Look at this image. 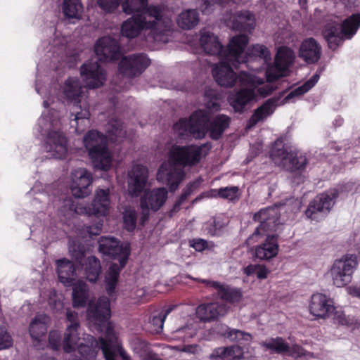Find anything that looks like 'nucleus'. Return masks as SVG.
Instances as JSON below:
<instances>
[{
    "label": "nucleus",
    "instance_id": "1",
    "mask_svg": "<svg viewBox=\"0 0 360 360\" xmlns=\"http://www.w3.org/2000/svg\"><path fill=\"white\" fill-rule=\"evenodd\" d=\"M90 325L103 331L105 339L99 341L89 334L82 333L79 324L67 326L63 340V349L65 353L78 351L84 360H96L98 352L101 349L105 360H127L128 356L120 346L113 330L110 317V307L108 298L101 297L96 302L91 300L86 311Z\"/></svg>",
    "mask_w": 360,
    "mask_h": 360
},
{
    "label": "nucleus",
    "instance_id": "2",
    "mask_svg": "<svg viewBox=\"0 0 360 360\" xmlns=\"http://www.w3.org/2000/svg\"><path fill=\"white\" fill-rule=\"evenodd\" d=\"M211 148L208 143L201 146H172L167 153V160L160 166L157 180L166 184L170 191H175L185 177L184 168L193 166L205 157Z\"/></svg>",
    "mask_w": 360,
    "mask_h": 360
},
{
    "label": "nucleus",
    "instance_id": "3",
    "mask_svg": "<svg viewBox=\"0 0 360 360\" xmlns=\"http://www.w3.org/2000/svg\"><path fill=\"white\" fill-rule=\"evenodd\" d=\"M254 219L259 221V226L247 239L252 245L264 238V241L255 248V256L260 260H269L275 257L279 250L277 236L274 233L280 224V210L277 206L260 210L254 215Z\"/></svg>",
    "mask_w": 360,
    "mask_h": 360
},
{
    "label": "nucleus",
    "instance_id": "4",
    "mask_svg": "<svg viewBox=\"0 0 360 360\" xmlns=\"http://www.w3.org/2000/svg\"><path fill=\"white\" fill-rule=\"evenodd\" d=\"M238 81L240 88L229 96V102L236 112L244 111L247 106L266 97L274 89L271 84H265L263 78L253 72H240Z\"/></svg>",
    "mask_w": 360,
    "mask_h": 360
},
{
    "label": "nucleus",
    "instance_id": "5",
    "mask_svg": "<svg viewBox=\"0 0 360 360\" xmlns=\"http://www.w3.org/2000/svg\"><path fill=\"white\" fill-rule=\"evenodd\" d=\"M98 243L99 251L111 256L113 259L105 276V290L108 294L111 295L115 292L120 270L127 262L130 253L129 245H120L117 240L111 237H103Z\"/></svg>",
    "mask_w": 360,
    "mask_h": 360
},
{
    "label": "nucleus",
    "instance_id": "6",
    "mask_svg": "<svg viewBox=\"0 0 360 360\" xmlns=\"http://www.w3.org/2000/svg\"><path fill=\"white\" fill-rule=\"evenodd\" d=\"M248 42V37L245 34L233 37L228 45L229 55L234 58L236 63H233L235 67L240 63H248L247 67L249 69L253 72H259L262 68H256L250 63L255 61L259 64L266 65L267 67L271 60L270 51L265 46L256 44L250 47L245 55L243 51Z\"/></svg>",
    "mask_w": 360,
    "mask_h": 360
},
{
    "label": "nucleus",
    "instance_id": "7",
    "mask_svg": "<svg viewBox=\"0 0 360 360\" xmlns=\"http://www.w3.org/2000/svg\"><path fill=\"white\" fill-rule=\"evenodd\" d=\"M61 91L68 104L72 105V115H75V120L77 124V130L80 133L84 130L80 125L84 124L86 126L89 124L90 112L79 79L68 78L61 87Z\"/></svg>",
    "mask_w": 360,
    "mask_h": 360
},
{
    "label": "nucleus",
    "instance_id": "8",
    "mask_svg": "<svg viewBox=\"0 0 360 360\" xmlns=\"http://www.w3.org/2000/svg\"><path fill=\"white\" fill-rule=\"evenodd\" d=\"M38 126L43 135H46L44 150L56 159L65 158L68 154V141L59 131L60 121L47 117L44 113L39 119Z\"/></svg>",
    "mask_w": 360,
    "mask_h": 360
},
{
    "label": "nucleus",
    "instance_id": "9",
    "mask_svg": "<svg viewBox=\"0 0 360 360\" xmlns=\"http://www.w3.org/2000/svg\"><path fill=\"white\" fill-rule=\"evenodd\" d=\"M59 281L65 286H72V304L74 307H84L88 299V286L82 281L77 280L74 264L66 259L56 262Z\"/></svg>",
    "mask_w": 360,
    "mask_h": 360
},
{
    "label": "nucleus",
    "instance_id": "10",
    "mask_svg": "<svg viewBox=\"0 0 360 360\" xmlns=\"http://www.w3.org/2000/svg\"><path fill=\"white\" fill-rule=\"evenodd\" d=\"M308 311L314 320L331 319L336 324L345 325L347 320L344 311L335 306L333 300L321 292L314 293L308 302Z\"/></svg>",
    "mask_w": 360,
    "mask_h": 360
},
{
    "label": "nucleus",
    "instance_id": "11",
    "mask_svg": "<svg viewBox=\"0 0 360 360\" xmlns=\"http://www.w3.org/2000/svg\"><path fill=\"white\" fill-rule=\"evenodd\" d=\"M108 189H97L95 191L94 199L89 206L77 205L75 206L71 199L65 200L64 207L61 212L65 216L73 213L94 216L97 218L104 217L108 214L110 208V200Z\"/></svg>",
    "mask_w": 360,
    "mask_h": 360
},
{
    "label": "nucleus",
    "instance_id": "12",
    "mask_svg": "<svg viewBox=\"0 0 360 360\" xmlns=\"http://www.w3.org/2000/svg\"><path fill=\"white\" fill-rule=\"evenodd\" d=\"M210 114L204 110L195 111L187 119H180L173 126L174 133L180 139H185L190 136L195 139L205 137L208 130Z\"/></svg>",
    "mask_w": 360,
    "mask_h": 360
},
{
    "label": "nucleus",
    "instance_id": "13",
    "mask_svg": "<svg viewBox=\"0 0 360 360\" xmlns=\"http://www.w3.org/2000/svg\"><path fill=\"white\" fill-rule=\"evenodd\" d=\"M85 148L96 168L108 170L111 166V155L106 148V138L98 131H89L84 137Z\"/></svg>",
    "mask_w": 360,
    "mask_h": 360
},
{
    "label": "nucleus",
    "instance_id": "14",
    "mask_svg": "<svg viewBox=\"0 0 360 360\" xmlns=\"http://www.w3.org/2000/svg\"><path fill=\"white\" fill-rule=\"evenodd\" d=\"M145 31L155 41H163L162 35L168 30L170 20L164 18L162 11L158 6H146L139 14L136 15Z\"/></svg>",
    "mask_w": 360,
    "mask_h": 360
},
{
    "label": "nucleus",
    "instance_id": "15",
    "mask_svg": "<svg viewBox=\"0 0 360 360\" xmlns=\"http://www.w3.org/2000/svg\"><path fill=\"white\" fill-rule=\"evenodd\" d=\"M359 260L360 257L355 254H346L335 259L328 272L333 284L342 288L349 283Z\"/></svg>",
    "mask_w": 360,
    "mask_h": 360
},
{
    "label": "nucleus",
    "instance_id": "16",
    "mask_svg": "<svg viewBox=\"0 0 360 360\" xmlns=\"http://www.w3.org/2000/svg\"><path fill=\"white\" fill-rule=\"evenodd\" d=\"M360 26V15L354 14L345 20L341 25L328 24L323 34L330 49H335L344 39H350Z\"/></svg>",
    "mask_w": 360,
    "mask_h": 360
},
{
    "label": "nucleus",
    "instance_id": "17",
    "mask_svg": "<svg viewBox=\"0 0 360 360\" xmlns=\"http://www.w3.org/2000/svg\"><path fill=\"white\" fill-rule=\"evenodd\" d=\"M271 158L275 164L287 170L302 169L307 163L306 157L291 146H284L282 141H277L271 149Z\"/></svg>",
    "mask_w": 360,
    "mask_h": 360
},
{
    "label": "nucleus",
    "instance_id": "18",
    "mask_svg": "<svg viewBox=\"0 0 360 360\" xmlns=\"http://www.w3.org/2000/svg\"><path fill=\"white\" fill-rule=\"evenodd\" d=\"M295 54L287 46L278 49L273 65L266 67V77L269 82L288 75L289 67L294 63Z\"/></svg>",
    "mask_w": 360,
    "mask_h": 360
},
{
    "label": "nucleus",
    "instance_id": "19",
    "mask_svg": "<svg viewBox=\"0 0 360 360\" xmlns=\"http://www.w3.org/2000/svg\"><path fill=\"white\" fill-rule=\"evenodd\" d=\"M167 197L168 192L165 188H155L144 192L140 198L143 224L148 219L150 212H157L164 205Z\"/></svg>",
    "mask_w": 360,
    "mask_h": 360
},
{
    "label": "nucleus",
    "instance_id": "20",
    "mask_svg": "<svg viewBox=\"0 0 360 360\" xmlns=\"http://www.w3.org/2000/svg\"><path fill=\"white\" fill-rule=\"evenodd\" d=\"M338 196L336 189H330L316 196L309 205L305 214L307 218L319 221L331 210Z\"/></svg>",
    "mask_w": 360,
    "mask_h": 360
},
{
    "label": "nucleus",
    "instance_id": "21",
    "mask_svg": "<svg viewBox=\"0 0 360 360\" xmlns=\"http://www.w3.org/2000/svg\"><path fill=\"white\" fill-rule=\"evenodd\" d=\"M220 62L217 64L213 70L212 74L216 82L221 86L232 87L236 82L238 76L236 77L233 72L231 65L235 67L233 63H236L234 58L229 55V50L228 49V53H224L221 56Z\"/></svg>",
    "mask_w": 360,
    "mask_h": 360
},
{
    "label": "nucleus",
    "instance_id": "22",
    "mask_svg": "<svg viewBox=\"0 0 360 360\" xmlns=\"http://www.w3.org/2000/svg\"><path fill=\"white\" fill-rule=\"evenodd\" d=\"M70 188L73 196L84 198L91 192L92 176L84 168L74 169L70 174Z\"/></svg>",
    "mask_w": 360,
    "mask_h": 360
},
{
    "label": "nucleus",
    "instance_id": "23",
    "mask_svg": "<svg viewBox=\"0 0 360 360\" xmlns=\"http://www.w3.org/2000/svg\"><path fill=\"white\" fill-rule=\"evenodd\" d=\"M148 179V169L142 165H134L128 172L127 191L129 195L139 196L145 188Z\"/></svg>",
    "mask_w": 360,
    "mask_h": 360
},
{
    "label": "nucleus",
    "instance_id": "24",
    "mask_svg": "<svg viewBox=\"0 0 360 360\" xmlns=\"http://www.w3.org/2000/svg\"><path fill=\"white\" fill-rule=\"evenodd\" d=\"M261 345L266 350H270L277 354L287 353L295 358L301 357L302 356H305L307 359L312 358L311 354H306L304 349L298 345H293L290 347L288 344L280 337L266 339L261 343Z\"/></svg>",
    "mask_w": 360,
    "mask_h": 360
},
{
    "label": "nucleus",
    "instance_id": "25",
    "mask_svg": "<svg viewBox=\"0 0 360 360\" xmlns=\"http://www.w3.org/2000/svg\"><path fill=\"white\" fill-rule=\"evenodd\" d=\"M80 74L89 89H96L103 85L105 73L96 61H89L82 65Z\"/></svg>",
    "mask_w": 360,
    "mask_h": 360
},
{
    "label": "nucleus",
    "instance_id": "26",
    "mask_svg": "<svg viewBox=\"0 0 360 360\" xmlns=\"http://www.w3.org/2000/svg\"><path fill=\"white\" fill-rule=\"evenodd\" d=\"M150 65V59L146 55L134 54L124 57L119 65V71L128 77L141 74Z\"/></svg>",
    "mask_w": 360,
    "mask_h": 360
},
{
    "label": "nucleus",
    "instance_id": "27",
    "mask_svg": "<svg viewBox=\"0 0 360 360\" xmlns=\"http://www.w3.org/2000/svg\"><path fill=\"white\" fill-rule=\"evenodd\" d=\"M94 51L98 60L103 62L112 61L120 56L118 42L108 37H102L96 41Z\"/></svg>",
    "mask_w": 360,
    "mask_h": 360
},
{
    "label": "nucleus",
    "instance_id": "28",
    "mask_svg": "<svg viewBox=\"0 0 360 360\" xmlns=\"http://www.w3.org/2000/svg\"><path fill=\"white\" fill-rule=\"evenodd\" d=\"M50 324V318L45 314H39L32 320L29 332L34 346L41 349V345L44 342V338L46 333L47 328Z\"/></svg>",
    "mask_w": 360,
    "mask_h": 360
},
{
    "label": "nucleus",
    "instance_id": "29",
    "mask_svg": "<svg viewBox=\"0 0 360 360\" xmlns=\"http://www.w3.org/2000/svg\"><path fill=\"white\" fill-rule=\"evenodd\" d=\"M202 282L207 286L217 290L220 298L229 303L238 304L242 301L243 293L239 288H231L216 281L202 280Z\"/></svg>",
    "mask_w": 360,
    "mask_h": 360
},
{
    "label": "nucleus",
    "instance_id": "30",
    "mask_svg": "<svg viewBox=\"0 0 360 360\" xmlns=\"http://www.w3.org/2000/svg\"><path fill=\"white\" fill-rule=\"evenodd\" d=\"M200 46L202 51L210 55L219 54V58L224 53H228V49L222 51V46L218 37L210 31L202 30L200 32Z\"/></svg>",
    "mask_w": 360,
    "mask_h": 360
},
{
    "label": "nucleus",
    "instance_id": "31",
    "mask_svg": "<svg viewBox=\"0 0 360 360\" xmlns=\"http://www.w3.org/2000/svg\"><path fill=\"white\" fill-rule=\"evenodd\" d=\"M321 54V46L314 38L305 39L300 46L299 57L309 64L316 63Z\"/></svg>",
    "mask_w": 360,
    "mask_h": 360
},
{
    "label": "nucleus",
    "instance_id": "32",
    "mask_svg": "<svg viewBox=\"0 0 360 360\" xmlns=\"http://www.w3.org/2000/svg\"><path fill=\"white\" fill-rule=\"evenodd\" d=\"M229 308L225 304L212 302L198 306L196 314L200 320L209 321L225 316Z\"/></svg>",
    "mask_w": 360,
    "mask_h": 360
},
{
    "label": "nucleus",
    "instance_id": "33",
    "mask_svg": "<svg viewBox=\"0 0 360 360\" xmlns=\"http://www.w3.org/2000/svg\"><path fill=\"white\" fill-rule=\"evenodd\" d=\"M226 23L233 30L250 31L255 27V18L250 11H243L230 17Z\"/></svg>",
    "mask_w": 360,
    "mask_h": 360
},
{
    "label": "nucleus",
    "instance_id": "34",
    "mask_svg": "<svg viewBox=\"0 0 360 360\" xmlns=\"http://www.w3.org/2000/svg\"><path fill=\"white\" fill-rule=\"evenodd\" d=\"M243 356V350L238 345H233L230 347H221L213 350L210 354V359H230L232 360H238Z\"/></svg>",
    "mask_w": 360,
    "mask_h": 360
},
{
    "label": "nucleus",
    "instance_id": "35",
    "mask_svg": "<svg viewBox=\"0 0 360 360\" xmlns=\"http://www.w3.org/2000/svg\"><path fill=\"white\" fill-rule=\"evenodd\" d=\"M217 333L221 335L228 338L231 341L249 342L251 341L250 334L241 331L240 330L230 328L226 325L219 324L217 327Z\"/></svg>",
    "mask_w": 360,
    "mask_h": 360
},
{
    "label": "nucleus",
    "instance_id": "36",
    "mask_svg": "<svg viewBox=\"0 0 360 360\" xmlns=\"http://www.w3.org/2000/svg\"><path fill=\"white\" fill-rule=\"evenodd\" d=\"M144 30L136 15L123 22L121 26V34L128 39H133Z\"/></svg>",
    "mask_w": 360,
    "mask_h": 360
},
{
    "label": "nucleus",
    "instance_id": "37",
    "mask_svg": "<svg viewBox=\"0 0 360 360\" xmlns=\"http://www.w3.org/2000/svg\"><path fill=\"white\" fill-rule=\"evenodd\" d=\"M275 108L276 105L274 101L268 100L266 101L262 106L255 110L250 119L248 127H252L259 121L266 119L274 112Z\"/></svg>",
    "mask_w": 360,
    "mask_h": 360
},
{
    "label": "nucleus",
    "instance_id": "38",
    "mask_svg": "<svg viewBox=\"0 0 360 360\" xmlns=\"http://www.w3.org/2000/svg\"><path fill=\"white\" fill-rule=\"evenodd\" d=\"M62 8L66 18L77 20L82 18L84 8L81 0H63Z\"/></svg>",
    "mask_w": 360,
    "mask_h": 360
},
{
    "label": "nucleus",
    "instance_id": "39",
    "mask_svg": "<svg viewBox=\"0 0 360 360\" xmlns=\"http://www.w3.org/2000/svg\"><path fill=\"white\" fill-rule=\"evenodd\" d=\"M84 269L86 278L89 282H96L98 278L101 270L99 260L94 256L87 257L84 264Z\"/></svg>",
    "mask_w": 360,
    "mask_h": 360
},
{
    "label": "nucleus",
    "instance_id": "40",
    "mask_svg": "<svg viewBox=\"0 0 360 360\" xmlns=\"http://www.w3.org/2000/svg\"><path fill=\"white\" fill-rule=\"evenodd\" d=\"M229 122L230 119L226 115H219L217 116L210 124V136L214 139H218L229 127Z\"/></svg>",
    "mask_w": 360,
    "mask_h": 360
},
{
    "label": "nucleus",
    "instance_id": "41",
    "mask_svg": "<svg viewBox=\"0 0 360 360\" xmlns=\"http://www.w3.org/2000/svg\"><path fill=\"white\" fill-rule=\"evenodd\" d=\"M197 333V327L193 323L179 327L172 332L171 338L176 340L186 341L193 338Z\"/></svg>",
    "mask_w": 360,
    "mask_h": 360
},
{
    "label": "nucleus",
    "instance_id": "42",
    "mask_svg": "<svg viewBox=\"0 0 360 360\" xmlns=\"http://www.w3.org/2000/svg\"><path fill=\"white\" fill-rule=\"evenodd\" d=\"M199 22L198 13L195 10H187L180 14L177 22L184 29H191Z\"/></svg>",
    "mask_w": 360,
    "mask_h": 360
},
{
    "label": "nucleus",
    "instance_id": "43",
    "mask_svg": "<svg viewBox=\"0 0 360 360\" xmlns=\"http://www.w3.org/2000/svg\"><path fill=\"white\" fill-rule=\"evenodd\" d=\"M106 131L108 138L114 141H118L120 138L124 137L125 131L122 128L120 121L112 120L106 125Z\"/></svg>",
    "mask_w": 360,
    "mask_h": 360
},
{
    "label": "nucleus",
    "instance_id": "44",
    "mask_svg": "<svg viewBox=\"0 0 360 360\" xmlns=\"http://www.w3.org/2000/svg\"><path fill=\"white\" fill-rule=\"evenodd\" d=\"M148 6V0H124L122 11L127 14H139Z\"/></svg>",
    "mask_w": 360,
    "mask_h": 360
},
{
    "label": "nucleus",
    "instance_id": "45",
    "mask_svg": "<svg viewBox=\"0 0 360 360\" xmlns=\"http://www.w3.org/2000/svg\"><path fill=\"white\" fill-rule=\"evenodd\" d=\"M319 79V75L318 74L314 75L309 80H307L304 84L302 86L295 89L291 91L289 94L285 97V100L288 101L289 99L294 98L295 96H300L307 91H309L312 87L315 86V84L318 82Z\"/></svg>",
    "mask_w": 360,
    "mask_h": 360
},
{
    "label": "nucleus",
    "instance_id": "46",
    "mask_svg": "<svg viewBox=\"0 0 360 360\" xmlns=\"http://www.w3.org/2000/svg\"><path fill=\"white\" fill-rule=\"evenodd\" d=\"M207 196L217 197L219 196L224 199L233 200L239 198L238 188L236 186L225 187L219 190H213L210 192V195Z\"/></svg>",
    "mask_w": 360,
    "mask_h": 360
},
{
    "label": "nucleus",
    "instance_id": "47",
    "mask_svg": "<svg viewBox=\"0 0 360 360\" xmlns=\"http://www.w3.org/2000/svg\"><path fill=\"white\" fill-rule=\"evenodd\" d=\"M243 273L248 276H256L262 280L267 278L269 270L263 264H250L243 269Z\"/></svg>",
    "mask_w": 360,
    "mask_h": 360
},
{
    "label": "nucleus",
    "instance_id": "48",
    "mask_svg": "<svg viewBox=\"0 0 360 360\" xmlns=\"http://www.w3.org/2000/svg\"><path fill=\"white\" fill-rule=\"evenodd\" d=\"M170 311L171 309L153 316L150 321V330L152 333H158L162 330L165 320Z\"/></svg>",
    "mask_w": 360,
    "mask_h": 360
},
{
    "label": "nucleus",
    "instance_id": "49",
    "mask_svg": "<svg viewBox=\"0 0 360 360\" xmlns=\"http://www.w3.org/2000/svg\"><path fill=\"white\" fill-rule=\"evenodd\" d=\"M124 224L128 231H132L136 227V213L134 209L126 208L123 214Z\"/></svg>",
    "mask_w": 360,
    "mask_h": 360
},
{
    "label": "nucleus",
    "instance_id": "50",
    "mask_svg": "<svg viewBox=\"0 0 360 360\" xmlns=\"http://www.w3.org/2000/svg\"><path fill=\"white\" fill-rule=\"evenodd\" d=\"M49 345L53 350H58L63 343L61 344L60 333L56 330H51L49 335Z\"/></svg>",
    "mask_w": 360,
    "mask_h": 360
},
{
    "label": "nucleus",
    "instance_id": "51",
    "mask_svg": "<svg viewBox=\"0 0 360 360\" xmlns=\"http://www.w3.org/2000/svg\"><path fill=\"white\" fill-rule=\"evenodd\" d=\"M13 345V339L4 327L0 326V350L9 348Z\"/></svg>",
    "mask_w": 360,
    "mask_h": 360
},
{
    "label": "nucleus",
    "instance_id": "52",
    "mask_svg": "<svg viewBox=\"0 0 360 360\" xmlns=\"http://www.w3.org/2000/svg\"><path fill=\"white\" fill-rule=\"evenodd\" d=\"M49 303L50 306L55 310L59 311L62 309L63 307L62 295H58L55 290L50 291Z\"/></svg>",
    "mask_w": 360,
    "mask_h": 360
},
{
    "label": "nucleus",
    "instance_id": "53",
    "mask_svg": "<svg viewBox=\"0 0 360 360\" xmlns=\"http://www.w3.org/2000/svg\"><path fill=\"white\" fill-rule=\"evenodd\" d=\"M121 0H98L99 7L105 12H113L119 6Z\"/></svg>",
    "mask_w": 360,
    "mask_h": 360
},
{
    "label": "nucleus",
    "instance_id": "54",
    "mask_svg": "<svg viewBox=\"0 0 360 360\" xmlns=\"http://www.w3.org/2000/svg\"><path fill=\"white\" fill-rule=\"evenodd\" d=\"M213 92L212 90H209L205 92V98H209L210 100L206 102L205 105L208 110L217 111L219 110L220 104L216 97H212Z\"/></svg>",
    "mask_w": 360,
    "mask_h": 360
},
{
    "label": "nucleus",
    "instance_id": "55",
    "mask_svg": "<svg viewBox=\"0 0 360 360\" xmlns=\"http://www.w3.org/2000/svg\"><path fill=\"white\" fill-rule=\"evenodd\" d=\"M102 226H103V220L99 219L98 222L96 223V224L94 227H92V226L87 227V232L89 233V234L91 236L98 235L101 231Z\"/></svg>",
    "mask_w": 360,
    "mask_h": 360
},
{
    "label": "nucleus",
    "instance_id": "56",
    "mask_svg": "<svg viewBox=\"0 0 360 360\" xmlns=\"http://www.w3.org/2000/svg\"><path fill=\"white\" fill-rule=\"evenodd\" d=\"M191 246L197 251H202L207 247V242L202 239L193 240Z\"/></svg>",
    "mask_w": 360,
    "mask_h": 360
},
{
    "label": "nucleus",
    "instance_id": "57",
    "mask_svg": "<svg viewBox=\"0 0 360 360\" xmlns=\"http://www.w3.org/2000/svg\"><path fill=\"white\" fill-rule=\"evenodd\" d=\"M347 293L353 297L360 298V285H352L346 288Z\"/></svg>",
    "mask_w": 360,
    "mask_h": 360
},
{
    "label": "nucleus",
    "instance_id": "58",
    "mask_svg": "<svg viewBox=\"0 0 360 360\" xmlns=\"http://www.w3.org/2000/svg\"><path fill=\"white\" fill-rule=\"evenodd\" d=\"M181 350L189 354H196L200 350V349L197 345H190L184 346Z\"/></svg>",
    "mask_w": 360,
    "mask_h": 360
},
{
    "label": "nucleus",
    "instance_id": "59",
    "mask_svg": "<svg viewBox=\"0 0 360 360\" xmlns=\"http://www.w3.org/2000/svg\"><path fill=\"white\" fill-rule=\"evenodd\" d=\"M66 316H67L68 321L70 322V324H71V323L79 324V323L77 321V314L75 312L68 309L66 312Z\"/></svg>",
    "mask_w": 360,
    "mask_h": 360
},
{
    "label": "nucleus",
    "instance_id": "60",
    "mask_svg": "<svg viewBox=\"0 0 360 360\" xmlns=\"http://www.w3.org/2000/svg\"><path fill=\"white\" fill-rule=\"evenodd\" d=\"M131 347L134 351L139 352V348L136 347V345H139L141 348H143L146 345L145 342H141L139 339L134 340L131 343Z\"/></svg>",
    "mask_w": 360,
    "mask_h": 360
},
{
    "label": "nucleus",
    "instance_id": "61",
    "mask_svg": "<svg viewBox=\"0 0 360 360\" xmlns=\"http://www.w3.org/2000/svg\"><path fill=\"white\" fill-rule=\"evenodd\" d=\"M49 100H50L49 96H44L43 104L45 108H47L49 105Z\"/></svg>",
    "mask_w": 360,
    "mask_h": 360
},
{
    "label": "nucleus",
    "instance_id": "62",
    "mask_svg": "<svg viewBox=\"0 0 360 360\" xmlns=\"http://www.w3.org/2000/svg\"><path fill=\"white\" fill-rule=\"evenodd\" d=\"M205 8H202V12L204 13H209V10H208V7H209V4H207L206 2L205 3Z\"/></svg>",
    "mask_w": 360,
    "mask_h": 360
},
{
    "label": "nucleus",
    "instance_id": "63",
    "mask_svg": "<svg viewBox=\"0 0 360 360\" xmlns=\"http://www.w3.org/2000/svg\"><path fill=\"white\" fill-rule=\"evenodd\" d=\"M39 360H56V359L48 356H42Z\"/></svg>",
    "mask_w": 360,
    "mask_h": 360
},
{
    "label": "nucleus",
    "instance_id": "64",
    "mask_svg": "<svg viewBox=\"0 0 360 360\" xmlns=\"http://www.w3.org/2000/svg\"><path fill=\"white\" fill-rule=\"evenodd\" d=\"M36 90L38 94H43L42 89L38 86V84L36 85Z\"/></svg>",
    "mask_w": 360,
    "mask_h": 360
}]
</instances>
